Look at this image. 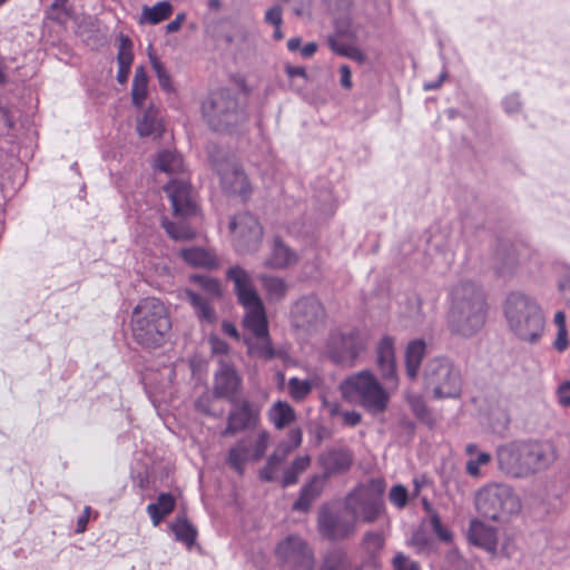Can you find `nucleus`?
<instances>
[{
  "instance_id": "1",
  "label": "nucleus",
  "mask_w": 570,
  "mask_h": 570,
  "mask_svg": "<svg viewBox=\"0 0 570 570\" xmlns=\"http://www.w3.org/2000/svg\"><path fill=\"white\" fill-rule=\"evenodd\" d=\"M488 303L482 287L471 281H461L450 293L448 325L451 332L471 337L485 324Z\"/></svg>"
},
{
  "instance_id": "2",
  "label": "nucleus",
  "mask_w": 570,
  "mask_h": 570,
  "mask_svg": "<svg viewBox=\"0 0 570 570\" xmlns=\"http://www.w3.org/2000/svg\"><path fill=\"white\" fill-rule=\"evenodd\" d=\"M557 459L550 442H511L497 450L499 470L514 479H525L548 469Z\"/></svg>"
},
{
  "instance_id": "3",
  "label": "nucleus",
  "mask_w": 570,
  "mask_h": 570,
  "mask_svg": "<svg viewBox=\"0 0 570 570\" xmlns=\"http://www.w3.org/2000/svg\"><path fill=\"white\" fill-rule=\"evenodd\" d=\"M502 309L507 326L517 338L530 344L541 338L546 318L535 297L520 291L510 292Z\"/></svg>"
},
{
  "instance_id": "4",
  "label": "nucleus",
  "mask_w": 570,
  "mask_h": 570,
  "mask_svg": "<svg viewBox=\"0 0 570 570\" xmlns=\"http://www.w3.org/2000/svg\"><path fill=\"white\" fill-rule=\"evenodd\" d=\"M171 330L167 307L155 297L141 299L134 308L131 333L135 342L144 348L161 346Z\"/></svg>"
},
{
  "instance_id": "5",
  "label": "nucleus",
  "mask_w": 570,
  "mask_h": 570,
  "mask_svg": "<svg viewBox=\"0 0 570 570\" xmlns=\"http://www.w3.org/2000/svg\"><path fill=\"white\" fill-rule=\"evenodd\" d=\"M476 511L494 522L508 521L521 512L522 502L512 487L492 482L480 488L474 494Z\"/></svg>"
},
{
  "instance_id": "6",
  "label": "nucleus",
  "mask_w": 570,
  "mask_h": 570,
  "mask_svg": "<svg viewBox=\"0 0 570 570\" xmlns=\"http://www.w3.org/2000/svg\"><path fill=\"white\" fill-rule=\"evenodd\" d=\"M342 396L355 402L372 414L387 407L390 393L371 371H361L346 377L340 385Z\"/></svg>"
},
{
  "instance_id": "7",
  "label": "nucleus",
  "mask_w": 570,
  "mask_h": 570,
  "mask_svg": "<svg viewBox=\"0 0 570 570\" xmlns=\"http://www.w3.org/2000/svg\"><path fill=\"white\" fill-rule=\"evenodd\" d=\"M385 483L381 479L355 487L344 499L345 513L357 523H374L384 511Z\"/></svg>"
},
{
  "instance_id": "8",
  "label": "nucleus",
  "mask_w": 570,
  "mask_h": 570,
  "mask_svg": "<svg viewBox=\"0 0 570 570\" xmlns=\"http://www.w3.org/2000/svg\"><path fill=\"white\" fill-rule=\"evenodd\" d=\"M424 387L435 399H456L462 392L460 370L446 357L430 360L423 371Z\"/></svg>"
},
{
  "instance_id": "9",
  "label": "nucleus",
  "mask_w": 570,
  "mask_h": 570,
  "mask_svg": "<svg viewBox=\"0 0 570 570\" xmlns=\"http://www.w3.org/2000/svg\"><path fill=\"white\" fill-rule=\"evenodd\" d=\"M226 278L234 285L238 302L245 309L246 322L255 327L264 325L265 307L249 273L242 266L235 265L227 269Z\"/></svg>"
},
{
  "instance_id": "10",
  "label": "nucleus",
  "mask_w": 570,
  "mask_h": 570,
  "mask_svg": "<svg viewBox=\"0 0 570 570\" xmlns=\"http://www.w3.org/2000/svg\"><path fill=\"white\" fill-rule=\"evenodd\" d=\"M367 348V341L357 331H332L328 335L325 354L335 364L351 367Z\"/></svg>"
},
{
  "instance_id": "11",
  "label": "nucleus",
  "mask_w": 570,
  "mask_h": 570,
  "mask_svg": "<svg viewBox=\"0 0 570 570\" xmlns=\"http://www.w3.org/2000/svg\"><path fill=\"white\" fill-rule=\"evenodd\" d=\"M226 355L225 358L219 360L218 367L216 368V397H226L228 401H234L242 392L243 380L236 370L233 358L236 355L228 354V345L216 340V355Z\"/></svg>"
},
{
  "instance_id": "12",
  "label": "nucleus",
  "mask_w": 570,
  "mask_h": 570,
  "mask_svg": "<svg viewBox=\"0 0 570 570\" xmlns=\"http://www.w3.org/2000/svg\"><path fill=\"white\" fill-rule=\"evenodd\" d=\"M229 229L239 253L249 254L259 249L264 233L261 223L254 215L240 213L232 217Z\"/></svg>"
},
{
  "instance_id": "13",
  "label": "nucleus",
  "mask_w": 570,
  "mask_h": 570,
  "mask_svg": "<svg viewBox=\"0 0 570 570\" xmlns=\"http://www.w3.org/2000/svg\"><path fill=\"white\" fill-rule=\"evenodd\" d=\"M190 282L195 288H186L183 298L194 308L195 314L202 322L214 323L212 303L214 301V277L202 274L190 275Z\"/></svg>"
},
{
  "instance_id": "14",
  "label": "nucleus",
  "mask_w": 570,
  "mask_h": 570,
  "mask_svg": "<svg viewBox=\"0 0 570 570\" xmlns=\"http://www.w3.org/2000/svg\"><path fill=\"white\" fill-rule=\"evenodd\" d=\"M276 553L288 570H314V553L298 535L292 534L282 540L277 544Z\"/></svg>"
},
{
  "instance_id": "15",
  "label": "nucleus",
  "mask_w": 570,
  "mask_h": 570,
  "mask_svg": "<svg viewBox=\"0 0 570 570\" xmlns=\"http://www.w3.org/2000/svg\"><path fill=\"white\" fill-rule=\"evenodd\" d=\"M233 403V409L228 414L227 426L224 430V435H233L246 430H254L261 422V407L259 405L246 400L236 397Z\"/></svg>"
},
{
  "instance_id": "16",
  "label": "nucleus",
  "mask_w": 570,
  "mask_h": 570,
  "mask_svg": "<svg viewBox=\"0 0 570 570\" xmlns=\"http://www.w3.org/2000/svg\"><path fill=\"white\" fill-rule=\"evenodd\" d=\"M317 528L320 533L331 541L347 539L357 530L355 521L351 517L343 515L326 507L318 512Z\"/></svg>"
},
{
  "instance_id": "17",
  "label": "nucleus",
  "mask_w": 570,
  "mask_h": 570,
  "mask_svg": "<svg viewBox=\"0 0 570 570\" xmlns=\"http://www.w3.org/2000/svg\"><path fill=\"white\" fill-rule=\"evenodd\" d=\"M164 190L171 203L175 217L186 219L197 214L195 193L187 180L170 179Z\"/></svg>"
},
{
  "instance_id": "18",
  "label": "nucleus",
  "mask_w": 570,
  "mask_h": 570,
  "mask_svg": "<svg viewBox=\"0 0 570 570\" xmlns=\"http://www.w3.org/2000/svg\"><path fill=\"white\" fill-rule=\"evenodd\" d=\"M325 321V309L315 296H304L297 299L291 308V322L294 327L312 331Z\"/></svg>"
},
{
  "instance_id": "19",
  "label": "nucleus",
  "mask_w": 570,
  "mask_h": 570,
  "mask_svg": "<svg viewBox=\"0 0 570 570\" xmlns=\"http://www.w3.org/2000/svg\"><path fill=\"white\" fill-rule=\"evenodd\" d=\"M222 189L232 196L238 197L242 202L249 199L253 193L252 185L246 174L235 163H226L219 166Z\"/></svg>"
},
{
  "instance_id": "20",
  "label": "nucleus",
  "mask_w": 570,
  "mask_h": 570,
  "mask_svg": "<svg viewBox=\"0 0 570 570\" xmlns=\"http://www.w3.org/2000/svg\"><path fill=\"white\" fill-rule=\"evenodd\" d=\"M394 340L391 336H383L376 345V365L381 376L393 389L397 386L396 358Z\"/></svg>"
},
{
  "instance_id": "21",
  "label": "nucleus",
  "mask_w": 570,
  "mask_h": 570,
  "mask_svg": "<svg viewBox=\"0 0 570 570\" xmlns=\"http://www.w3.org/2000/svg\"><path fill=\"white\" fill-rule=\"evenodd\" d=\"M244 326L250 331L255 341H250L247 343L248 353L255 357L263 358L266 361L273 360L277 356V352L272 346L271 340L268 337V321L266 316V312H264V325L259 327H255V325H249L246 322V317H244Z\"/></svg>"
},
{
  "instance_id": "22",
  "label": "nucleus",
  "mask_w": 570,
  "mask_h": 570,
  "mask_svg": "<svg viewBox=\"0 0 570 570\" xmlns=\"http://www.w3.org/2000/svg\"><path fill=\"white\" fill-rule=\"evenodd\" d=\"M468 540L471 544L494 554L498 548V530L479 519H472L468 529Z\"/></svg>"
},
{
  "instance_id": "23",
  "label": "nucleus",
  "mask_w": 570,
  "mask_h": 570,
  "mask_svg": "<svg viewBox=\"0 0 570 570\" xmlns=\"http://www.w3.org/2000/svg\"><path fill=\"white\" fill-rule=\"evenodd\" d=\"M298 261L297 254L285 245L281 238L275 237L269 256L265 259L264 266L272 269H285Z\"/></svg>"
},
{
  "instance_id": "24",
  "label": "nucleus",
  "mask_w": 570,
  "mask_h": 570,
  "mask_svg": "<svg viewBox=\"0 0 570 570\" xmlns=\"http://www.w3.org/2000/svg\"><path fill=\"white\" fill-rule=\"evenodd\" d=\"M268 422L278 431L289 428L297 420L295 409L286 401H275L266 412Z\"/></svg>"
},
{
  "instance_id": "25",
  "label": "nucleus",
  "mask_w": 570,
  "mask_h": 570,
  "mask_svg": "<svg viewBox=\"0 0 570 570\" xmlns=\"http://www.w3.org/2000/svg\"><path fill=\"white\" fill-rule=\"evenodd\" d=\"M321 465L324 469L325 479L332 474L342 473L350 469L352 456L348 452L342 450H332L325 452L320 458Z\"/></svg>"
},
{
  "instance_id": "26",
  "label": "nucleus",
  "mask_w": 570,
  "mask_h": 570,
  "mask_svg": "<svg viewBox=\"0 0 570 570\" xmlns=\"http://www.w3.org/2000/svg\"><path fill=\"white\" fill-rule=\"evenodd\" d=\"M325 485V476H313L301 490L299 498L293 504L296 511H307L312 503L321 495Z\"/></svg>"
},
{
  "instance_id": "27",
  "label": "nucleus",
  "mask_w": 570,
  "mask_h": 570,
  "mask_svg": "<svg viewBox=\"0 0 570 570\" xmlns=\"http://www.w3.org/2000/svg\"><path fill=\"white\" fill-rule=\"evenodd\" d=\"M426 353V344L422 340H415L409 343L405 351V368L406 375L414 380L419 374L422 360Z\"/></svg>"
},
{
  "instance_id": "28",
  "label": "nucleus",
  "mask_w": 570,
  "mask_h": 570,
  "mask_svg": "<svg viewBox=\"0 0 570 570\" xmlns=\"http://www.w3.org/2000/svg\"><path fill=\"white\" fill-rule=\"evenodd\" d=\"M169 528L174 533L175 539L178 542L184 543L188 549L195 544L197 530L188 521L185 514L177 515L176 519L169 524Z\"/></svg>"
},
{
  "instance_id": "29",
  "label": "nucleus",
  "mask_w": 570,
  "mask_h": 570,
  "mask_svg": "<svg viewBox=\"0 0 570 570\" xmlns=\"http://www.w3.org/2000/svg\"><path fill=\"white\" fill-rule=\"evenodd\" d=\"M258 279L269 302H281L286 297L288 285L284 278L268 274H261Z\"/></svg>"
},
{
  "instance_id": "30",
  "label": "nucleus",
  "mask_w": 570,
  "mask_h": 570,
  "mask_svg": "<svg viewBox=\"0 0 570 570\" xmlns=\"http://www.w3.org/2000/svg\"><path fill=\"white\" fill-rule=\"evenodd\" d=\"M174 508L175 498L170 493L161 492L156 502L147 505V512L151 518L153 524L156 527Z\"/></svg>"
},
{
  "instance_id": "31",
  "label": "nucleus",
  "mask_w": 570,
  "mask_h": 570,
  "mask_svg": "<svg viewBox=\"0 0 570 570\" xmlns=\"http://www.w3.org/2000/svg\"><path fill=\"white\" fill-rule=\"evenodd\" d=\"M160 225L166 234L174 240L186 242L196 237V232L185 220L171 222L166 216H163Z\"/></svg>"
},
{
  "instance_id": "32",
  "label": "nucleus",
  "mask_w": 570,
  "mask_h": 570,
  "mask_svg": "<svg viewBox=\"0 0 570 570\" xmlns=\"http://www.w3.org/2000/svg\"><path fill=\"white\" fill-rule=\"evenodd\" d=\"M227 461L233 469H235L239 474H243L245 464L253 461L249 442L247 440L237 442L229 450Z\"/></svg>"
},
{
  "instance_id": "33",
  "label": "nucleus",
  "mask_w": 570,
  "mask_h": 570,
  "mask_svg": "<svg viewBox=\"0 0 570 570\" xmlns=\"http://www.w3.org/2000/svg\"><path fill=\"white\" fill-rule=\"evenodd\" d=\"M148 95V75L144 66H138L131 85V101L137 108H141Z\"/></svg>"
},
{
  "instance_id": "34",
  "label": "nucleus",
  "mask_w": 570,
  "mask_h": 570,
  "mask_svg": "<svg viewBox=\"0 0 570 570\" xmlns=\"http://www.w3.org/2000/svg\"><path fill=\"white\" fill-rule=\"evenodd\" d=\"M303 432L299 428L291 429L287 433V440L277 444L272 455H275L279 462H283L294 450L301 446Z\"/></svg>"
},
{
  "instance_id": "35",
  "label": "nucleus",
  "mask_w": 570,
  "mask_h": 570,
  "mask_svg": "<svg viewBox=\"0 0 570 570\" xmlns=\"http://www.w3.org/2000/svg\"><path fill=\"white\" fill-rule=\"evenodd\" d=\"M173 13V6L169 1H160L157 2L153 7L145 6L142 8L141 13V21L146 20L150 24H157L167 18Z\"/></svg>"
},
{
  "instance_id": "36",
  "label": "nucleus",
  "mask_w": 570,
  "mask_h": 570,
  "mask_svg": "<svg viewBox=\"0 0 570 570\" xmlns=\"http://www.w3.org/2000/svg\"><path fill=\"white\" fill-rule=\"evenodd\" d=\"M243 120L244 114L238 109L237 101L234 98L227 97L226 110L220 109L219 127L224 130H228Z\"/></svg>"
},
{
  "instance_id": "37",
  "label": "nucleus",
  "mask_w": 570,
  "mask_h": 570,
  "mask_svg": "<svg viewBox=\"0 0 570 570\" xmlns=\"http://www.w3.org/2000/svg\"><path fill=\"white\" fill-rule=\"evenodd\" d=\"M311 464L309 455H301L297 456L292 464L284 471L282 484L283 487H288L295 484L298 480L299 474H302Z\"/></svg>"
},
{
  "instance_id": "38",
  "label": "nucleus",
  "mask_w": 570,
  "mask_h": 570,
  "mask_svg": "<svg viewBox=\"0 0 570 570\" xmlns=\"http://www.w3.org/2000/svg\"><path fill=\"white\" fill-rule=\"evenodd\" d=\"M157 168L170 175L180 173L184 168L183 158L178 154L164 150L158 155Z\"/></svg>"
},
{
  "instance_id": "39",
  "label": "nucleus",
  "mask_w": 570,
  "mask_h": 570,
  "mask_svg": "<svg viewBox=\"0 0 570 570\" xmlns=\"http://www.w3.org/2000/svg\"><path fill=\"white\" fill-rule=\"evenodd\" d=\"M181 258L191 266H212L214 258L207 250L200 247H190L180 250Z\"/></svg>"
},
{
  "instance_id": "40",
  "label": "nucleus",
  "mask_w": 570,
  "mask_h": 570,
  "mask_svg": "<svg viewBox=\"0 0 570 570\" xmlns=\"http://www.w3.org/2000/svg\"><path fill=\"white\" fill-rule=\"evenodd\" d=\"M518 266V259L513 252L500 249L494 256V267L497 272L502 275H510Z\"/></svg>"
},
{
  "instance_id": "41",
  "label": "nucleus",
  "mask_w": 570,
  "mask_h": 570,
  "mask_svg": "<svg viewBox=\"0 0 570 570\" xmlns=\"http://www.w3.org/2000/svg\"><path fill=\"white\" fill-rule=\"evenodd\" d=\"M350 563L344 552L330 551L322 560L318 570H348Z\"/></svg>"
},
{
  "instance_id": "42",
  "label": "nucleus",
  "mask_w": 570,
  "mask_h": 570,
  "mask_svg": "<svg viewBox=\"0 0 570 570\" xmlns=\"http://www.w3.org/2000/svg\"><path fill=\"white\" fill-rule=\"evenodd\" d=\"M271 439L272 436L269 431L263 429L258 431L253 442H249L254 462L259 461L265 455V452L271 444Z\"/></svg>"
},
{
  "instance_id": "43",
  "label": "nucleus",
  "mask_w": 570,
  "mask_h": 570,
  "mask_svg": "<svg viewBox=\"0 0 570 570\" xmlns=\"http://www.w3.org/2000/svg\"><path fill=\"white\" fill-rule=\"evenodd\" d=\"M149 60L156 73L160 88L166 92H173L175 89L171 83V78L170 75L167 72L164 63L151 53H149Z\"/></svg>"
},
{
  "instance_id": "44",
  "label": "nucleus",
  "mask_w": 570,
  "mask_h": 570,
  "mask_svg": "<svg viewBox=\"0 0 570 570\" xmlns=\"http://www.w3.org/2000/svg\"><path fill=\"white\" fill-rule=\"evenodd\" d=\"M68 0H53L51 6L46 10V18L58 22L66 23L71 16V10L67 8Z\"/></svg>"
},
{
  "instance_id": "45",
  "label": "nucleus",
  "mask_w": 570,
  "mask_h": 570,
  "mask_svg": "<svg viewBox=\"0 0 570 570\" xmlns=\"http://www.w3.org/2000/svg\"><path fill=\"white\" fill-rule=\"evenodd\" d=\"M312 391V383L308 380L292 377L288 381V394L294 401H303Z\"/></svg>"
},
{
  "instance_id": "46",
  "label": "nucleus",
  "mask_w": 570,
  "mask_h": 570,
  "mask_svg": "<svg viewBox=\"0 0 570 570\" xmlns=\"http://www.w3.org/2000/svg\"><path fill=\"white\" fill-rule=\"evenodd\" d=\"M118 40H119L118 53H117L118 65L131 67V63L134 60L132 41L128 36H126L124 33L119 35Z\"/></svg>"
},
{
  "instance_id": "47",
  "label": "nucleus",
  "mask_w": 570,
  "mask_h": 570,
  "mask_svg": "<svg viewBox=\"0 0 570 570\" xmlns=\"http://www.w3.org/2000/svg\"><path fill=\"white\" fill-rule=\"evenodd\" d=\"M491 461V455L488 452H478L475 458H470L466 461L465 469L466 473L472 478H480V468L488 465Z\"/></svg>"
},
{
  "instance_id": "48",
  "label": "nucleus",
  "mask_w": 570,
  "mask_h": 570,
  "mask_svg": "<svg viewBox=\"0 0 570 570\" xmlns=\"http://www.w3.org/2000/svg\"><path fill=\"white\" fill-rule=\"evenodd\" d=\"M213 404H214V391L206 387L205 391L200 395L197 396V399L195 401V409L197 410V412H199L206 416H212L214 414Z\"/></svg>"
},
{
  "instance_id": "49",
  "label": "nucleus",
  "mask_w": 570,
  "mask_h": 570,
  "mask_svg": "<svg viewBox=\"0 0 570 570\" xmlns=\"http://www.w3.org/2000/svg\"><path fill=\"white\" fill-rule=\"evenodd\" d=\"M156 122L157 118L153 109L146 110L137 124L139 135L142 137L151 135L156 129Z\"/></svg>"
},
{
  "instance_id": "50",
  "label": "nucleus",
  "mask_w": 570,
  "mask_h": 570,
  "mask_svg": "<svg viewBox=\"0 0 570 570\" xmlns=\"http://www.w3.org/2000/svg\"><path fill=\"white\" fill-rule=\"evenodd\" d=\"M365 549L372 553H377L384 546V538L380 532L367 531L363 537Z\"/></svg>"
},
{
  "instance_id": "51",
  "label": "nucleus",
  "mask_w": 570,
  "mask_h": 570,
  "mask_svg": "<svg viewBox=\"0 0 570 570\" xmlns=\"http://www.w3.org/2000/svg\"><path fill=\"white\" fill-rule=\"evenodd\" d=\"M282 462H279L275 455H269L267 458L266 464L264 468L259 471V478L263 481H274L276 479V475L278 473V469Z\"/></svg>"
},
{
  "instance_id": "52",
  "label": "nucleus",
  "mask_w": 570,
  "mask_h": 570,
  "mask_svg": "<svg viewBox=\"0 0 570 570\" xmlns=\"http://www.w3.org/2000/svg\"><path fill=\"white\" fill-rule=\"evenodd\" d=\"M389 498L397 509H403L407 503L409 493L405 487L397 484L391 489Z\"/></svg>"
},
{
  "instance_id": "53",
  "label": "nucleus",
  "mask_w": 570,
  "mask_h": 570,
  "mask_svg": "<svg viewBox=\"0 0 570 570\" xmlns=\"http://www.w3.org/2000/svg\"><path fill=\"white\" fill-rule=\"evenodd\" d=\"M430 523H431L433 531L435 532V534L438 535V538L441 541H444V542L452 541V538H453L452 532L449 529H446L445 527H443L439 513H432V518H430Z\"/></svg>"
},
{
  "instance_id": "54",
  "label": "nucleus",
  "mask_w": 570,
  "mask_h": 570,
  "mask_svg": "<svg viewBox=\"0 0 570 570\" xmlns=\"http://www.w3.org/2000/svg\"><path fill=\"white\" fill-rule=\"evenodd\" d=\"M430 523H431L433 531L435 532V534L438 535V538L441 541H444V542L452 541V538H453L452 532L449 529H446L445 527H443L439 513H432V518H430Z\"/></svg>"
},
{
  "instance_id": "55",
  "label": "nucleus",
  "mask_w": 570,
  "mask_h": 570,
  "mask_svg": "<svg viewBox=\"0 0 570 570\" xmlns=\"http://www.w3.org/2000/svg\"><path fill=\"white\" fill-rule=\"evenodd\" d=\"M410 544L416 549L417 553H425L431 549V540L423 531L414 532L410 540Z\"/></svg>"
},
{
  "instance_id": "56",
  "label": "nucleus",
  "mask_w": 570,
  "mask_h": 570,
  "mask_svg": "<svg viewBox=\"0 0 570 570\" xmlns=\"http://www.w3.org/2000/svg\"><path fill=\"white\" fill-rule=\"evenodd\" d=\"M393 568L394 570H421L417 562L411 560L403 553L395 554L393 558Z\"/></svg>"
},
{
  "instance_id": "57",
  "label": "nucleus",
  "mask_w": 570,
  "mask_h": 570,
  "mask_svg": "<svg viewBox=\"0 0 570 570\" xmlns=\"http://www.w3.org/2000/svg\"><path fill=\"white\" fill-rule=\"evenodd\" d=\"M558 403L561 406H570V381L562 382L557 389Z\"/></svg>"
},
{
  "instance_id": "58",
  "label": "nucleus",
  "mask_w": 570,
  "mask_h": 570,
  "mask_svg": "<svg viewBox=\"0 0 570 570\" xmlns=\"http://www.w3.org/2000/svg\"><path fill=\"white\" fill-rule=\"evenodd\" d=\"M265 21L272 26H282L283 16L279 6H273L265 12Z\"/></svg>"
},
{
  "instance_id": "59",
  "label": "nucleus",
  "mask_w": 570,
  "mask_h": 570,
  "mask_svg": "<svg viewBox=\"0 0 570 570\" xmlns=\"http://www.w3.org/2000/svg\"><path fill=\"white\" fill-rule=\"evenodd\" d=\"M503 107L508 114L518 112L521 108V102L517 94H511L503 99Z\"/></svg>"
},
{
  "instance_id": "60",
  "label": "nucleus",
  "mask_w": 570,
  "mask_h": 570,
  "mask_svg": "<svg viewBox=\"0 0 570 570\" xmlns=\"http://www.w3.org/2000/svg\"><path fill=\"white\" fill-rule=\"evenodd\" d=\"M568 346H569L568 330L567 328L557 330V336L553 342V347L558 352H563L568 348Z\"/></svg>"
},
{
  "instance_id": "61",
  "label": "nucleus",
  "mask_w": 570,
  "mask_h": 570,
  "mask_svg": "<svg viewBox=\"0 0 570 570\" xmlns=\"http://www.w3.org/2000/svg\"><path fill=\"white\" fill-rule=\"evenodd\" d=\"M559 291L564 297L567 305L570 307V271H567L558 284Z\"/></svg>"
},
{
  "instance_id": "62",
  "label": "nucleus",
  "mask_w": 570,
  "mask_h": 570,
  "mask_svg": "<svg viewBox=\"0 0 570 570\" xmlns=\"http://www.w3.org/2000/svg\"><path fill=\"white\" fill-rule=\"evenodd\" d=\"M343 422L346 425L355 426L361 422V414L356 411H345L342 413Z\"/></svg>"
},
{
  "instance_id": "63",
  "label": "nucleus",
  "mask_w": 570,
  "mask_h": 570,
  "mask_svg": "<svg viewBox=\"0 0 570 570\" xmlns=\"http://www.w3.org/2000/svg\"><path fill=\"white\" fill-rule=\"evenodd\" d=\"M340 73H341V85L345 89L352 88V75L351 70L346 65H342L340 67Z\"/></svg>"
},
{
  "instance_id": "64",
  "label": "nucleus",
  "mask_w": 570,
  "mask_h": 570,
  "mask_svg": "<svg viewBox=\"0 0 570 570\" xmlns=\"http://www.w3.org/2000/svg\"><path fill=\"white\" fill-rule=\"evenodd\" d=\"M185 19H186V14L184 12L178 13L176 16V18L166 26V32L174 33V32L178 31L180 29L183 22L185 21Z\"/></svg>"
}]
</instances>
